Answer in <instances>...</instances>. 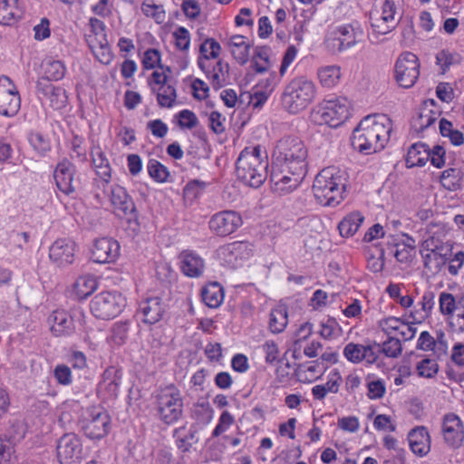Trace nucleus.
<instances>
[{"label": "nucleus", "mask_w": 464, "mask_h": 464, "mask_svg": "<svg viewBox=\"0 0 464 464\" xmlns=\"http://www.w3.org/2000/svg\"><path fill=\"white\" fill-rule=\"evenodd\" d=\"M171 73V70L169 66L160 65L156 71H154L151 74V80L150 84L154 92L156 89L153 87V84L162 86L169 83V77Z\"/></svg>", "instance_id": "52"}, {"label": "nucleus", "mask_w": 464, "mask_h": 464, "mask_svg": "<svg viewBox=\"0 0 464 464\" xmlns=\"http://www.w3.org/2000/svg\"><path fill=\"white\" fill-rule=\"evenodd\" d=\"M269 48L266 46H257L252 58V67L255 72L263 73L270 68Z\"/></svg>", "instance_id": "40"}, {"label": "nucleus", "mask_w": 464, "mask_h": 464, "mask_svg": "<svg viewBox=\"0 0 464 464\" xmlns=\"http://www.w3.org/2000/svg\"><path fill=\"white\" fill-rule=\"evenodd\" d=\"M416 371L420 378H434L439 372V364L435 359L423 357L417 362Z\"/></svg>", "instance_id": "45"}, {"label": "nucleus", "mask_w": 464, "mask_h": 464, "mask_svg": "<svg viewBox=\"0 0 464 464\" xmlns=\"http://www.w3.org/2000/svg\"><path fill=\"white\" fill-rule=\"evenodd\" d=\"M430 148L424 143H415L408 150L406 163L408 167L424 166L430 159Z\"/></svg>", "instance_id": "34"}, {"label": "nucleus", "mask_w": 464, "mask_h": 464, "mask_svg": "<svg viewBox=\"0 0 464 464\" xmlns=\"http://www.w3.org/2000/svg\"><path fill=\"white\" fill-rule=\"evenodd\" d=\"M342 77V70L338 65L322 66L317 71V78L320 84L324 88L336 86Z\"/></svg>", "instance_id": "33"}, {"label": "nucleus", "mask_w": 464, "mask_h": 464, "mask_svg": "<svg viewBox=\"0 0 464 464\" xmlns=\"http://www.w3.org/2000/svg\"><path fill=\"white\" fill-rule=\"evenodd\" d=\"M199 51L201 54L199 58H206L213 61L218 57L221 46L213 38H208L201 44Z\"/></svg>", "instance_id": "48"}, {"label": "nucleus", "mask_w": 464, "mask_h": 464, "mask_svg": "<svg viewBox=\"0 0 464 464\" xmlns=\"http://www.w3.org/2000/svg\"><path fill=\"white\" fill-rule=\"evenodd\" d=\"M336 37L334 47L343 52L361 43L363 38V30L358 22L339 26L335 31Z\"/></svg>", "instance_id": "18"}, {"label": "nucleus", "mask_w": 464, "mask_h": 464, "mask_svg": "<svg viewBox=\"0 0 464 464\" xmlns=\"http://www.w3.org/2000/svg\"><path fill=\"white\" fill-rule=\"evenodd\" d=\"M29 141L34 150L40 155L45 156L51 150V143L44 134L40 132L32 133Z\"/></svg>", "instance_id": "50"}, {"label": "nucleus", "mask_w": 464, "mask_h": 464, "mask_svg": "<svg viewBox=\"0 0 464 464\" xmlns=\"http://www.w3.org/2000/svg\"><path fill=\"white\" fill-rule=\"evenodd\" d=\"M141 11L146 16L153 18L158 24L163 23L166 18L163 7L153 3H143Z\"/></svg>", "instance_id": "51"}, {"label": "nucleus", "mask_w": 464, "mask_h": 464, "mask_svg": "<svg viewBox=\"0 0 464 464\" xmlns=\"http://www.w3.org/2000/svg\"><path fill=\"white\" fill-rule=\"evenodd\" d=\"M462 179L463 172L460 169L450 168L441 173L440 183L446 189L455 191L460 188Z\"/></svg>", "instance_id": "37"}, {"label": "nucleus", "mask_w": 464, "mask_h": 464, "mask_svg": "<svg viewBox=\"0 0 464 464\" xmlns=\"http://www.w3.org/2000/svg\"><path fill=\"white\" fill-rule=\"evenodd\" d=\"M234 423V417L231 415L230 412L227 411H225L221 413L218 423L212 432L213 437H218L225 431L228 430V428Z\"/></svg>", "instance_id": "57"}, {"label": "nucleus", "mask_w": 464, "mask_h": 464, "mask_svg": "<svg viewBox=\"0 0 464 464\" xmlns=\"http://www.w3.org/2000/svg\"><path fill=\"white\" fill-rule=\"evenodd\" d=\"M81 439L73 432L64 433L56 443V458L60 464H79L83 456Z\"/></svg>", "instance_id": "13"}, {"label": "nucleus", "mask_w": 464, "mask_h": 464, "mask_svg": "<svg viewBox=\"0 0 464 464\" xmlns=\"http://www.w3.org/2000/svg\"><path fill=\"white\" fill-rule=\"evenodd\" d=\"M401 324L402 321L397 317H388L381 320L379 322V326L386 334H392L400 330Z\"/></svg>", "instance_id": "61"}, {"label": "nucleus", "mask_w": 464, "mask_h": 464, "mask_svg": "<svg viewBox=\"0 0 464 464\" xmlns=\"http://www.w3.org/2000/svg\"><path fill=\"white\" fill-rule=\"evenodd\" d=\"M408 440L411 451L420 457L426 456L430 450V437L423 426L412 429L408 434Z\"/></svg>", "instance_id": "27"}, {"label": "nucleus", "mask_w": 464, "mask_h": 464, "mask_svg": "<svg viewBox=\"0 0 464 464\" xmlns=\"http://www.w3.org/2000/svg\"><path fill=\"white\" fill-rule=\"evenodd\" d=\"M114 242L111 238L102 237L96 239L92 250V258L94 262L104 264L114 261L115 254L112 252Z\"/></svg>", "instance_id": "31"}, {"label": "nucleus", "mask_w": 464, "mask_h": 464, "mask_svg": "<svg viewBox=\"0 0 464 464\" xmlns=\"http://www.w3.org/2000/svg\"><path fill=\"white\" fill-rule=\"evenodd\" d=\"M430 160L436 168H442L445 165V150L441 146H435L432 150H430Z\"/></svg>", "instance_id": "63"}, {"label": "nucleus", "mask_w": 464, "mask_h": 464, "mask_svg": "<svg viewBox=\"0 0 464 464\" xmlns=\"http://www.w3.org/2000/svg\"><path fill=\"white\" fill-rule=\"evenodd\" d=\"M176 46L180 50H187L189 46L190 37L188 31L184 27H179L173 34Z\"/></svg>", "instance_id": "62"}, {"label": "nucleus", "mask_w": 464, "mask_h": 464, "mask_svg": "<svg viewBox=\"0 0 464 464\" xmlns=\"http://www.w3.org/2000/svg\"><path fill=\"white\" fill-rule=\"evenodd\" d=\"M392 130V122L387 115H368L354 129L352 145L365 155L381 151L388 143Z\"/></svg>", "instance_id": "2"}, {"label": "nucleus", "mask_w": 464, "mask_h": 464, "mask_svg": "<svg viewBox=\"0 0 464 464\" xmlns=\"http://www.w3.org/2000/svg\"><path fill=\"white\" fill-rule=\"evenodd\" d=\"M350 102L344 97L324 101L317 111L321 123L337 127L349 116Z\"/></svg>", "instance_id": "11"}, {"label": "nucleus", "mask_w": 464, "mask_h": 464, "mask_svg": "<svg viewBox=\"0 0 464 464\" xmlns=\"http://www.w3.org/2000/svg\"><path fill=\"white\" fill-rule=\"evenodd\" d=\"M464 303V297L460 298L457 303L453 295L442 292L440 295L439 304L440 311L443 315H452L458 305Z\"/></svg>", "instance_id": "46"}, {"label": "nucleus", "mask_w": 464, "mask_h": 464, "mask_svg": "<svg viewBox=\"0 0 464 464\" xmlns=\"http://www.w3.org/2000/svg\"><path fill=\"white\" fill-rule=\"evenodd\" d=\"M180 269L188 277H199L205 269L204 259L192 250H184L179 255Z\"/></svg>", "instance_id": "25"}, {"label": "nucleus", "mask_w": 464, "mask_h": 464, "mask_svg": "<svg viewBox=\"0 0 464 464\" xmlns=\"http://www.w3.org/2000/svg\"><path fill=\"white\" fill-rule=\"evenodd\" d=\"M97 280L93 276H81L72 285V295L77 300L86 299L97 289Z\"/></svg>", "instance_id": "32"}, {"label": "nucleus", "mask_w": 464, "mask_h": 464, "mask_svg": "<svg viewBox=\"0 0 464 464\" xmlns=\"http://www.w3.org/2000/svg\"><path fill=\"white\" fill-rule=\"evenodd\" d=\"M395 79L402 88L414 85L420 76V63L418 57L410 52L401 53L395 63Z\"/></svg>", "instance_id": "12"}, {"label": "nucleus", "mask_w": 464, "mask_h": 464, "mask_svg": "<svg viewBox=\"0 0 464 464\" xmlns=\"http://www.w3.org/2000/svg\"><path fill=\"white\" fill-rule=\"evenodd\" d=\"M374 345L381 348L379 351H382L387 357L391 358L398 357L402 351L401 341L396 337L388 338L382 345L376 343Z\"/></svg>", "instance_id": "49"}, {"label": "nucleus", "mask_w": 464, "mask_h": 464, "mask_svg": "<svg viewBox=\"0 0 464 464\" xmlns=\"http://www.w3.org/2000/svg\"><path fill=\"white\" fill-rule=\"evenodd\" d=\"M92 165L95 169L97 176L101 180L98 188L101 189L95 195L96 199L106 209L114 208V190L115 188L110 183L111 177V167L109 160L100 148H93L91 151Z\"/></svg>", "instance_id": "7"}, {"label": "nucleus", "mask_w": 464, "mask_h": 464, "mask_svg": "<svg viewBox=\"0 0 464 464\" xmlns=\"http://www.w3.org/2000/svg\"><path fill=\"white\" fill-rule=\"evenodd\" d=\"M460 62V54L455 52L441 50L436 54V64L440 67L441 73H445L450 66L459 64Z\"/></svg>", "instance_id": "43"}, {"label": "nucleus", "mask_w": 464, "mask_h": 464, "mask_svg": "<svg viewBox=\"0 0 464 464\" xmlns=\"http://www.w3.org/2000/svg\"><path fill=\"white\" fill-rule=\"evenodd\" d=\"M37 94L49 102L51 107L59 110L65 106L67 95L64 89L53 85L48 79H39L36 82Z\"/></svg>", "instance_id": "20"}, {"label": "nucleus", "mask_w": 464, "mask_h": 464, "mask_svg": "<svg viewBox=\"0 0 464 464\" xmlns=\"http://www.w3.org/2000/svg\"><path fill=\"white\" fill-rule=\"evenodd\" d=\"M316 86L304 76L294 78L285 87L282 106L289 113L295 114L306 109L314 100Z\"/></svg>", "instance_id": "5"}, {"label": "nucleus", "mask_w": 464, "mask_h": 464, "mask_svg": "<svg viewBox=\"0 0 464 464\" xmlns=\"http://www.w3.org/2000/svg\"><path fill=\"white\" fill-rule=\"evenodd\" d=\"M434 304L435 294L432 291L425 292L418 304L411 311V317L413 322L415 324H421L428 319L431 314Z\"/></svg>", "instance_id": "30"}, {"label": "nucleus", "mask_w": 464, "mask_h": 464, "mask_svg": "<svg viewBox=\"0 0 464 464\" xmlns=\"http://www.w3.org/2000/svg\"><path fill=\"white\" fill-rule=\"evenodd\" d=\"M288 323L287 310L285 306H277L270 313L269 328L272 333L279 334L285 330Z\"/></svg>", "instance_id": "39"}, {"label": "nucleus", "mask_w": 464, "mask_h": 464, "mask_svg": "<svg viewBox=\"0 0 464 464\" xmlns=\"http://www.w3.org/2000/svg\"><path fill=\"white\" fill-rule=\"evenodd\" d=\"M50 330L54 336H68L74 333L72 317L64 310H56L48 318Z\"/></svg>", "instance_id": "26"}, {"label": "nucleus", "mask_w": 464, "mask_h": 464, "mask_svg": "<svg viewBox=\"0 0 464 464\" xmlns=\"http://www.w3.org/2000/svg\"><path fill=\"white\" fill-rule=\"evenodd\" d=\"M252 246L246 241H235L218 247L217 254L220 262L230 268H237L242 261L252 256Z\"/></svg>", "instance_id": "14"}, {"label": "nucleus", "mask_w": 464, "mask_h": 464, "mask_svg": "<svg viewBox=\"0 0 464 464\" xmlns=\"http://www.w3.org/2000/svg\"><path fill=\"white\" fill-rule=\"evenodd\" d=\"M160 60V52L157 49L150 48L144 53L142 65L146 70L160 68V65H162Z\"/></svg>", "instance_id": "54"}, {"label": "nucleus", "mask_w": 464, "mask_h": 464, "mask_svg": "<svg viewBox=\"0 0 464 464\" xmlns=\"http://www.w3.org/2000/svg\"><path fill=\"white\" fill-rule=\"evenodd\" d=\"M441 432L445 443L459 449L464 441V426L459 417L454 413H448L442 419Z\"/></svg>", "instance_id": "17"}, {"label": "nucleus", "mask_w": 464, "mask_h": 464, "mask_svg": "<svg viewBox=\"0 0 464 464\" xmlns=\"http://www.w3.org/2000/svg\"><path fill=\"white\" fill-rule=\"evenodd\" d=\"M179 125L181 128L193 129L198 123L196 114L189 110H182L178 114Z\"/></svg>", "instance_id": "58"}, {"label": "nucleus", "mask_w": 464, "mask_h": 464, "mask_svg": "<svg viewBox=\"0 0 464 464\" xmlns=\"http://www.w3.org/2000/svg\"><path fill=\"white\" fill-rule=\"evenodd\" d=\"M157 91V101L160 107L171 108L174 106L177 92L176 89L170 83L160 86Z\"/></svg>", "instance_id": "44"}, {"label": "nucleus", "mask_w": 464, "mask_h": 464, "mask_svg": "<svg viewBox=\"0 0 464 464\" xmlns=\"http://www.w3.org/2000/svg\"><path fill=\"white\" fill-rule=\"evenodd\" d=\"M44 77L51 81H59L63 79L66 72V68L61 61L49 59L44 63Z\"/></svg>", "instance_id": "42"}, {"label": "nucleus", "mask_w": 464, "mask_h": 464, "mask_svg": "<svg viewBox=\"0 0 464 464\" xmlns=\"http://www.w3.org/2000/svg\"><path fill=\"white\" fill-rule=\"evenodd\" d=\"M92 49L93 51V53L96 57V59L103 64H110L112 61V53L110 50V47L107 45V44H102V42H99L98 44H91Z\"/></svg>", "instance_id": "53"}, {"label": "nucleus", "mask_w": 464, "mask_h": 464, "mask_svg": "<svg viewBox=\"0 0 464 464\" xmlns=\"http://www.w3.org/2000/svg\"><path fill=\"white\" fill-rule=\"evenodd\" d=\"M364 220V217L360 212H352L343 218L338 225V229L342 237H349L353 236Z\"/></svg>", "instance_id": "36"}, {"label": "nucleus", "mask_w": 464, "mask_h": 464, "mask_svg": "<svg viewBox=\"0 0 464 464\" xmlns=\"http://www.w3.org/2000/svg\"><path fill=\"white\" fill-rule=\"evenodd\" d=\"M110 422V416L105 411L92 407L83 411L79 425L86 437L100 440L108 433Z\"/></svg>", "instance_id": "9"}, {"label": "nucleus", "mask_w": 464, "mask_h": 464, "mask_svg": "<svg viewBox=\"0 0 464 464\" xmlns=\"http://www.w3.org/2000/svg\"><path fill=\"white\" fill-rule=\"evenodd\" d=\"M34 39L43 41L50 37V21L46 17L41 19L40 23L34 27Z\"/></svg>", "instance_id": "60"}, {"label": "nucleus", "mask_w": 464, "mask_h": 464, "mask_svg": "<svg viewBox=\"0 0 464 464\" xmlns=\"http://www.w3.org/2000/svg\"><path fill=\"white\" fill-rule=\"evenodd\" d=\"M227 46L238 63L245 64L247 63L251 44L245 36L240 34L232 35L228 38Z\"/></svg>", "instance_id": "29"}, {"label": "nucleus", "mask_w": 464, "mask_h": 464, "mask_svg": "<svg viewBox=\"0 0 464 464\" xmlns=\"http://www.w3.org/2000/svg\"><path fill=\"white\" fill-rule=\"evenodd\" d=\"M202 300L210 308H218L224 300V290L217 282L207 285L201 292Z\"/></svg>", "instance_id": "35"}, {"label": "nucleus", "mask_w": 464, "mask_h": 464, "mask_svg": "<svg viewBox=\"0 0 464 464\" xmlns=\"http://www.w3.org/2000/svg\"><path fill=\"white\" fill-rule=\"evenodd\" d=\"M75 244L66 238L57 239L50 247L49 257L59 266H67L74 260Z\"/></svg>", "instance_id": "23"}, {"label": "nucleus", "mask_w": 464, "mask_h": 464, "mask_svg": "<svg viewBox=\"0 0 464 464\" xmlns=\"http://www.w3.org/2000/svg\"><path fill=\"white\" fill-rule=\"evenodd\" d=\"M147 169L150 177L155 181L160 183L167 181L169 175L168 169L157 160H150Z\"/></svg>", "instance_id": "47"}, {"label": "nucleus", "mask_w": 464, "mask_h": 464, "mask_svg": "<svg viewBox=\"0 0 464 464\" xmlns=\"http://www.w3.org/2000/svg\"><path fill=\"white\" fill-rule=\"evenodd\" d=\"M165 311V305L159 296L150 297L140 304L139 313L142 321L149 324L159 322Z\"/></svg>", "instance_id": "28"}, {"label": "nucleus", "mask_w": 464, "mask_h": 464, "mask_svg": "<svg viewBox=\"0 0 464 464\" xmlns=\"http://www.w3.org/2000/svg\"><path fill=\"white\" fill-rule=\"evenodd\" d=\"M21 107V98L16 87L8 77L0 81V114L15 116Z\"/></svg>", "instance_id": "16"}, {"label": "nucleus", "mask_w": 464, "mask_h": 464, "mask_svg": "<svg viewBox=\"0 0 464 464\" xmlns=\"http://www.w3.org/2000/svg\"><path fill=\"white\" fill-rule=\"evenodd\" d=\"M184 401L180 390L174 384L167 385L155 395V410L158 419L164 424L172 425L183 416Z\"/></svg>", "instance_id": "6"}, {"label": "nucleus", "mask_w": 464, "mask_h": 464, "mask_svg": "<svg viewBox=\"0 0 464 464\" xmlns=\"http://www.w3.org/2000/svg\"><path fill=\"white\" fill-rule=\"evenodd\" d=\"M415 248L406 244H396L393 256L401 263H408L412 259Z\"/></svg>", "instance_id": "55"}, {"label": "nucleus", "mask_w": 464, "mask_h": 464, "mask_svg": "<svg viewBox=\"0 0 464 464\" xmlns=\"http://www.w3.org/2000/svg\"><path fill=\"white\" fill-rule=\"evenodd\" d=\"M198 64L210 81L214 89L221 88L228 77L229 66L221 60L212 61L206 58H198Z\"/></svg>", "instance_id": "19"}, {"label": "nucleus", "mask_w": 464, "mask_h": 464, "mask_svg": "<svg viewBox=\"0 0 464 464\" xmlns=\"http://www.w3.org/2000/svg\"><path fill=\"white\" fill-rule=\"evenodd\" d=\"M436 120L437 112L424 106L420 109L418 116L412 120L411 126L415 130L422 131L432 125Z\"/></svg>", "instance_id": "38"}, {"label": "nucleus", "mask_w": 464, "mask_h": 464, "mask_svg": "<svg viewBox=\"0 0 464 464\" xmlns=\"http://www.w3.org/2000/svg\"><path fill=\"white\" fill-rule=\"evenodd\" d=\"M343 355L353 363H359L364 361L367 364H373L378 359L374 345H364L354 343H349L345 345Z\"/></svg>", "instance_id": "24"}, {"label": "nucleus", "mask_w": 464, "mask_h": 464, "mask_svg": "<svg viewBox=\"0 0 464 464\" xmlns=\"http://www.w3.org/2000/svg\"><path fill=\"white\" fill-rule=\"evenodd\" d=\"M53 375L62 385H69L72 382V372L67 365L58 364L53 370Z\"/></svg>", "instance_id": "59"}, {"label": "nucleus", "mask_w": 464, "mask_h": 464, "mask_svg": "<svg viewBox=\"0 0 464 464\" xmlns=\"http://www.w3.org/2000/svg\"><path fill=\"white\" fill-rule=\"evenodd\" d=\"M307 156L306 146L295 135H285L276 142L271 173L275 191L287 194L299 187L307 172Z\"/></svg>", "instance_id": "1"}, {"label": "nucleus", "mask_w": 464, "mask_h": 464, "mask_svg": "<svg viewBox=\"0 0 464 464\" xmlns=\"http://www.w3.org/2000/svg\"><path fill=\"white\" fill-rule=\"evenodd\" d=\"M401 0H382L379 8L370 14L373 34L384 35L392 32L401 21Z\"/></svg>", "instance_id": "8"}, {"label": "nucleus", "mask_w": 464, "mask_h": 464, "mask_svg": "<svg viewBox=\"0 0 464 464\" xmlns=\"http://www.w3.org/2000/svg\"><path fill=\"white\" fill-rule=\"evenodd\" d=\"M75 168L67 159L60 161L53 171V179L57 188L65 195L75 192L74 186Z\"/></svg>", "instance_id": "21"}, {"label": "nucleus", "mask_w": 464, "mask_h": 464, "mask_svg": "<svg viewBox=\"0 0 464 464\" xmlns=\"http://www.w3.org/2000/svg\"><path fill=\"white\" fill-rule=\"evenodd\" d=\"M268 159L260 146L245 148L237 160L238 179L252 188H259L266 179Z\"/></svg>", "instance_id": "3"}, {"label": "nucleus", "mask_w": 464, "mask_h": 464, "mask_svg": "<svg viewBox=\"0 0 464 464\" xmlns=\"http://www.w3.org/2000/svg\"><path fill=\"white\" fill-rule=\"evenodd\" d=\"M241 216L233 210H223L214 214L209 221L210 231L218 237H227L233 234L241 227Z\"/></svg>", "instance_id": "15"}, {"label": "nucleus", "mask_w": 464, "mask_h": 464, "mask_svg": "<svg viewBox=\"0 0 464 464\" xmlns=\"http://www.w3.org/2000/svg\"><path fill=\"white\" fill-rule=\"evenodd\" d=\"M118 218L120 226L128 236L133 237L140 230L138 211L131 197L123 188H118Z\"/></svg>", "instance_id": "10"}, {"label": "nucleus", "mask_w": 464, "mask_h": 464, "mask_svg": "<svg viewBox=\"0 0 464 464\" xmlns=\"http://www.w3.org/2000/svg\"><path fill=\"white\" fill-rule=\"evenodd\" d=\"M365 382L369 399L379 400L385 395L386 385L383 380L376 378L373 374H368Z\"/></svg>", "instance_id": "41"}, {"label": "nucleus", "mask_w": 464, "mask_h": 464, "mask_svg": "<svg viewBox=\"0 0 464 464\" xmlns=\"http://www.w3.org/2000/svg\"><path fill=\"white\" fill-rule=\"evenodd\" d=\"M14 453L13 441L7 438L0 437V464H6Z\"/></svg>", "instance_id": "56"}, {"label": "nucleus", "mask_w": 464, "mask_h": 464, "mask_svg": "<svg viewBox=\"0 0 464 464\" xmlns=\"http://www.w3.org/2000/svg\"><path fill=\"white\" fill-rule=\"evenodd\" d=\"M346 175L334 167L321 170L315 177L313 191L317 202L324 206L334 207L343 198Z\"/></svg>", "instance_id": "4"}, {"label": "nucleus", "mask_w": 464, "mask_h": 464, "mask_svg": "<svg viewBox=\"0 0 464 464\" xmlns=\"http://www.w3.org/2000/svg\"><path fill=\"white\" fill-rule=\"evenodd\" d=\"M116 295L112 292H102L91 303V311L97 318L108 320L114 318Z\"/></svg>", "instance_id": "22"}, {"label": "nucleus", "mask_w": 464, "mask_h": 464, "mask_svg": "<svg viewBox=\"0 0 464 464\" xmlns=\"http://www.w3.org/2000/svg\"><path fill=\"white\" fill-rule=\"evenodd\" d=\"M262 350L266 362L272 363L277 359L279 352L277 344L274 341H266L262 345Z\"/></svg>", "instance_id": "64"}]
</instances>
